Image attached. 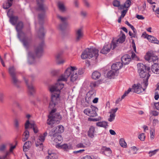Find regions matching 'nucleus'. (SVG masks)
<instances>
[{"label": "nucleus", "instance_id": "nucleus-1", "mask_svg": "<svg viewBox=\"0 0 159 159\" xmlns=\"http://www.w3.org/2000/svg\"><path fill=\"white\" fill-rule=\"evenodd\" d=\"M83 73L84 70L82 69H78L76 66H70L67 68L64 74L59 77L57 83L49 87V90L51 92L50 107H53L60 102L61 90L64 86V84L61 81H67L68 77L70 75V81L74 82L78 79V75L82 74Z\"/></svg>", "mask_w": 159, "mask_h": 159}, {"label": "nucleus", "instance_id": "nucleus-2", "mask_svg": "<svg viewBox=\"0 0 159 159\" xmlns=\"http://www.w3.org/2000/svg\"><path fill=\"white\" fill-rule=\"evenodd\" d=\"M138 72L140 77L144 78L145 80L143 83L145 87L148 85V80L150 75L149 72H150V67L147 66L142 63H138L137 64Z\"/></svg>", "mask_w": 159, "mask_h": 159}, {"label": "nucleus", "instance_id": "nucleus-3", "mask_svg": "<svg viewBox=\"0 0 159 159\" xmlns=\"http://www.w3.org/2000/svg\"><path fill=\"white\" fill-rule=\"evenodd\" d=\"M60 102V100L53 107H50V104H49V108L52 109V110L48 116V119L47 120V123L48 125H52L55 123L58 124L61 119V115L59 113H55L56 109L55 108H54Z\"/></svg>", "mask_w": 159, "mask_h": 159}, {"label": "nucleus", "instance_id": "nucleus-4", "mask_svg": "<svg viewBox=\"0 0 159 159\" xmlns=\"http://www.w3.org/2000/svg\"><path fill=\"white\" fill-rule=\"evenodd\" d=\"M43 0H37V6L36 9L41 12L38 15V19L39 23L41 25L43 23L44 19L45 17V11L47 7L43 3Z\"/></svg>", "mask_w": 159, "mask_h": 159}, {"label": "nucleus", "instance_id": "nucleus-5", "mask_svg": "<svg viewBox=\"0 0 159 159\" xmlns=\"http://www.w3.org/2000/svg\"><path fill=\"white\" fill-rule=\"evenodd\" d=\"M44 44V42H42L38 47L35 48V53H33L31 52H28V62L30 64H32L34 63L33 62H30V61H34L35 57H39L42 55L43 53V47Z\"/></svg>", "mask_w": 159, "mask_h": 159}, {"label": "nucleus", "instance_id": "nucleus-6", "mask_svg": "<svg viewBox=\"0 0 159 159\" xmlns=\"http://www.w3.org/2000/svg\"><path fill=\"white\" fill-rule=\"evenodd\" d=\"M99 50L95 48H86L82 53L81 57L82 59H90L94 57L97 59L98 56Z\"/></svg>", "mask_w": 159, "mask_h": 159}, {"label": "nucleus", "instance_id": "nucleus-7", "mask_svg": "<svg viewBox=\"0 0 159 159\" xmlns=\"http://www.w3.org/2000/svg\"><path fill=\"white\" fill-rule=\"evenodd\" d=\"M19 38L23 43L25 47L27 49H28L32 43V37L31 36H27L24 33V35H22Z\"/></svg>", "mask_w": 159, "mask_h": 159}, {"label": "nucleus", "instance_id": "nucleus-8", "mask_svg": "<svg viewBox=\"0 0 159 159\" xmlns=\"http://www.w3.org/2000/svg\"><path fill=\"white\" fill-rule=\"evenodd\" d=\"M90 108H87L84 110V112L85 114L90 117H95L98 115L97 113L98 108L93 105L90 106Z\"/></svg>", "mask_w": 159, "mask_h": 159}, {"label": "nucleus", "instance_id": "nucleus-9", "mask_svg": "<svg viewBox=\"0 0 159 159\" xmlns=\"http://www.w3.org/2000/svg\"><path fill=\"white\" fill-rule=\"evenodd\" d=\"M57 18L61 21L60 23L58 26L57 29L61 30L63 31L66 28L68 24L66 22L67 18L65 17H63L59 15H57Z\"/></svg>", "mask_w": 159, "mask_h": 159}, {"label": "nucleus", "instance_id": "nucleus-10", "mask_svg": "<svg viewBox=\"0 0 159 159\" xmlns=\"http://www.w3.org/2000/svg\"><path fill=\"white\" fill-rule=\"evenodd\" d=\"M117 46L115 42H112L111 43H106L102 49L101 50L100 52L103 54H106L109 52L111 48L114 49Z\"/></svg>", "mask_w": 159, "mask_h": 159}, {"label": "nucleus", "instance_id": "nucleus-11", "mask_svg": "<svg viewBox=\"0 0 159 159\" xmlns=\"http://www.w3.org/2000/svg\"><path fill=\"white\" fill-rule=\"evenodd\" d=\"M144 88H142L141 85L139 84H134L133 86V90L134 92L138 94L140 93L144 92L146 89L147 87H145L143 83Z\"/></svg>", "mask_w": 159, "mask_h": 159}, {"label": "nucleus", "instance_id": "nucleus-12", "mask_svg": "<svg viewBox=\"0 0 159 159\" xmlns=\"http://www.w3.org/2000/svg\"><path fill=\"white\" fill-rule=\"evenodd\" d=\"M47 134V133L46 132L44 133L43 134L39 136L35 142V145L37 147L40 146V148H43V143L44 141Z\"/></svg>", "mask_w": 159, "mask_h": 159}, {"label": "nucleus", "instance_id": "nucleus-13", "mask_svg": "<svg viewBox=\"0 0 159 159\" xmlns=\"http://www.w3.org/2000/svg\"><path fill=\"white\" fill-rule=\"evenodd\" d=\"M64 127L61 125H60L54 127L50 132L49 134L53 135V133H61L64 131Z\"/></svg>", "mask_w": 159, "mask_h": 159}, {"label": "nucleus", "instance_id": "nucleus-14", "mask_svg": "<svg viewBox=\"0 0 159 159\" xmlns=\"http://www.w3.org/2000/svg\"><path fill=\"white\" fill-rule=\"evenodd\" d=\"M145 59L149 62H153L154 63L157 62L158 58L157 56L153 55L150 53H147L145 55Z\"/></svg>", "mask_w": 159, "mask_h": 159}, {"label": "nucleus", "instance_id": "nucleus-15", "mask_svg": "<svg viewBox=\"0 0 159 159\" xmlns=\"http://www.w3.org/2000/svg\"><path fill=\"white\" fill-rule=\"evenodd\" d=\"M23 23L21 21H19L16 26V29L18 32V37L20 38V36L22 35H24V33L22 31V30L23 27Z\"/></svg>", "mask_w": 159, "mask_h": 159}, {"label": "nucleus", "instance_id": "nucleus-16", "mask_svg": "<svg viewBox=\"0 0 159 159\" xmlns=\"http://www.w3.org/2000/svg\"><path fill=\"white\" fill-rule=\"evenodd\" d=\"M30 127L33 128L34 133H36L38 132V130L36 124L34 122L30 123L29 120H27L25 124V128L27 129Z\"/></svg>", "mask_w": 159, "mask_h": 159}, {"label": "nucleus", "instance_id": "nucleus-17", "mask_svg": "<svg viewBox=\"0 0 159 159\" xmlns=\"http://www.w3.org/2000/svg\"><path fill=\"white\" fill-rule=\"evenodd\" d=\"M95 96V93L94 91L91 90L89 91L85 97L86 102L88 103H89Z\"/></svg>", "mask_w": 159, "mask_h": 159}, {"label": "nucleus", "instance_id": "nucleus-18", "mask_svg": "<svg viewBox=\"0 0 159 159\" xmlns=\"http://www.w3.org/2000/svg\"><path fill=\"white\" fill-rule=\"evenodd\" d=\"M52 137L51 139L52 141L56 143H59V142H61L62 140V136L57 134L53 133V135L49 134Z\"/></svg>", "mask_w": 159, "mask_h": 159}, {"label": "nucleus", "instance_id": "nucleus-19", "mask_svg": "<svg viewBox=\"0 0 159 159\" xmlns=\"http://www.w3.org/2000/svg\"><path fill=\"white\" fill-rule=\"evenodd\" d=\"M24 79L27 86L28 91L29 93L31 95H33L35 93V87L32 84H28V80L25 78H24Z\"/></svg>", "mask_w": 159, "mask_h": 159}, {"label": "nucleus", "instance_id": "nucleus-20", "mask_svg": "<svg viewBox=\"0 0 159 159\" xmlns=\"http://www.w3.org/2000/svg\"><path fill=\"white\" fill-rule=\"evenodd\" d=\"M142 35H144L145 38H147L150 42L153 43L159 44V41L154 37L146 34L145 35L144 33Z\"/></svg>", "mask_w": 159, "mask_h": 159}, {"label": "nucleus", "instance_id": "nucleus-21", "mask_svg": "<svg viewBox=\"0 0 159 159\" xmlns=\"http://www.w3.org/2000/svg\"><path fill=\"white\" fill-rule=\"evenodd\" d=\"M83 35L84 34L82 29H79L77 30L75 32V40L76 41H79L82 39Z\"/></svg>", "mask_w": 159, "mask_h": 159}, {"label": "nucleus", "instance_id": "nucleus-22", "mask_svg": "<svg viewBox=\"0 0 159 159\" xmlns=\"http://www.w3.org/2000/svg\"><path fill=\"white\" fill-rule=\"evenodd\" d=\"M131 60V57L130 55L126 54L123 56L121 57V61L122 65H125L129 64Z\"/></svg>", "mask_w": 159, "mask_h": 159}, {"label": "nucleus", "instance_id": "nucleus-23", "mask_svg": "<svg viewBox=\"0 0 159 159\" xmlns=\"http://www.w3.org/2000/svg\"><path fill=\"white\" fill-rule=\"evenodd\" d=\"M122 64L121 62H116L112 64L111 66L112 70L117 71L122 66Z\"/></svg>", "mask_w": 159, "mask_h": 159}, {"label": "nucleus", "instance_id": "nucleus-24", "mask_svg": "<svg viewBox=\"0 0 159 159\" xmlns=\"http://www.w3.org/2000/svg\"><path fill=\"white\" fill-rule=\"evenodd\" d=\"M95 132V128L93 126H91L88 131V136L91 138L94 137V133Z\"/></svg>", "mask_w": 159, "mask_h": 159}, {"label": "nucleus", "instance_id": "nucleus-25", "mask_svg": "<svg viewBox=\"0 0 159 159\" xmlns=\"http://www.w3.org/2000/svg\"><path fill=\"white\" fill-rule=\"evenodd\" d=\"M56 147L57 148H60L66 150L72 148V146L70 144L67 145L66 144L61 145L60 143H58L56 145Z\"/></svg>", "mask_w": 159, "mask_h": 159}, {"label": "nucleus", "instance_id": "nucleus-26", "mask_svg": "<svg viewBox=\"0 0 159 159\" xmlns=\"http://www.w3.org/2000/svg\"><path fill=\"white\" fill-rule=\"evenodd\" d=\"M125 34L124 33H122L121 34V35L120 36L118 39L116 40V41H114L112 42H115L116 43V44L117 45V44L119 43H123L125 40Z\"/></svg>", "mask_w": 159, "mask_h": 159}, {"label": "nucleus", "instance_id": "nucleus-27", "mask_svg": "<svg viewBox=\"0 0 159 159\" xmlns=\"http://www.w3.org/2000/svg\"><path fill=\"white\" fill-rule=\"evenodd\" d=\"M151 70L152 72L156 74H159V64L154 63L152 66Z\"/></svg>", "mask_w": 159, "mask_h": 159}, {"label": "nucleus", "instance_id": "nucleus-28", "mask_svg": "<svg viewBox=\"0 0 159 159\" xmlns=\"http://www.w3.org/2000/svg\"><path fill=\"white\" fill-rule=\"evenodd\" d=\"M58 7L60 11L62 12L65 13L67 11V8L64 4L62 2H58Z\"/></svg>", "mask_w": 159, "mask_h": 159}, {"label": "nucleus", "instance_id": "nucleus-29", "mask_svg": "<svg viewBox=\"0 0 159 159\" xmlns=\"http://www.w3.org/2000/svg\"><path fill=\"white\" fill-rule=\"evenodd\" d=\"M48 159H56L57 158V155L54 153L53 151L48 150Z\"/></svg>", "mask_w": 159, "mask_h": 159}, {"label": "nucleus", "instance_id": "nucleus-30", "mask_svg": "<svg viewBox=\"0 0 159 159\" xmlns=\"http://www.w3.org/2000/svg\"><path fill=\"white\" fill-rule=\"evenodd\" d=\"M102 149L104 154L107 156H110L112 152L110 148H107L106 147H103Z\"/></svg>", "mask_w": 159, "mask_h": 159}, {"label": "nucleus", "instance_id": "nucleus-31", "mask_svg": "<svg viewBox=\"0 0 159 159\" xmlns=\"http://www.w3.org/2000/svg\"><path fill=\"white\" fill-rule=\"evenodd\" d=\"M96 125L99 127H103L106 128L108 126L107 122L105 121L98 122L96 123Z\"/></svg>", "mask_w": 159, "mask_h": 159}, {"label": "nucleus", "instance_id": "nucleus-32", "mask_svg": "<svg viewBox=\"0 0 159 159\" xmlns=\"http://www.w3.org/2000/svg\"><path fill=\"white\" fill-rule=\"evenodd\" d=\"M11 77L13 83L15 86L18 87V85L20 83V81L18 79L16 75Z\"/></svg>", "mask_w": 159, "mask_h": 159}, {"label": "nucleus", "instance_id": "nucleus-33", "mask_svg": "<svg viewBox=\"0 0 159 159\" xmlns=\"http://www.w3.org/2000/svg\"><path fill=\"white\" fill-rule=\"evenodd\" d=\"M100 73L97 71H94L92 75V78L95 80L98 79L100 77Z\"/></svg>", "mask_w": 159, "mask_h": 159}, {"label": "nucleus", "instance_id": "nucleus-34", "mask_svg": "<svg viewBox=\"0 0 159 159\" xmlns=\"http://www.w3.org/2000/svg\"><path fill=\"white\" fill-rule=\"evenodd\" d=\"M9 72L11 77L16 75L17 73L15 68L13 66H11L9 67Z\"/></svg>", "mask_w": 159, "mask_h": 159}, {"label": "nucleus", "instance_id": "nucleus-35", "mask_svg": "<svg viewBox=\"0 0 159 159\" xmlns=\"http://www.w3.org/2000/svg\"><path fill=\"white\" fill-rule=\"evenodd\" d=\"M13 0H7V2H5L3 4V8L4 9L9 8L12 5Z\"/></svg>", "mask_w": 159, "mask_h": 159}, {"label": "nucleus", "instance_id": "nucleus-36", "mask_svg": "<svg viewBox=\"0 0 159 159\" xmlns=\"http://www.w3.org/2000/svg\"><path fill=\"white\" fill-rule=\"evenodd\" d=\"M38 34L39 37L40 38L42 39L44 36V29L43 27L41 26L38 32Z\"/></svg>", "mask_w": 159, "mask_h": 159}, {"label": "nucleus", "instance_id": "nucleus-37", "mask_svg": "<svg viewBox=\"0 0 159 159\" xmlns=\"http://www.w3.org/2000/svg\"><path fill=\"white\" fill-rule=\"evenodd\" d=\"M131 4V2L129 0H127L124 5L120 6V9H123L124 8L129 7Z\"/></svg>", "mask_w": 159, "mask_h": 159}, {"label": "nucleus", "instance_id": "nucleus-38", "mask_svg": "<svg viewBox=\"0 0 159 159\" xmlns=\"http://www.w3.org/2000/svg\"><path fill=\"white\" fill-rule=\"evenodd\" d=\"M117 74V71L111 69V70H110L108 72L107 74V76L108 78H113Z\"/></svg>", "mask_w": 159, "mask_h": 159}, {"label": "nucleus", "instance_id": "nucleus-39", "mask_svg": "<svg viewBox=\"0 0 159 159\" xmlns=\"http://www.w3.org/2000/svg\"><path fill=\"white\" fill-rule=\"evenodd\" d=\"M29 137V131L26 130L24 132L22 136V141H25L27 140Z\"/></svg>", "mask_w": 159, "mask_h": 159}, {"label": "nucleus", "instance_id": "nucleus-40", "mask_svg": "<svg viewBox=\"0 0 159 159\" xmlns=\"http://www.w3.org/2000/svg\"><path fill=\"white\" fill-rule=\"evenodd\" d=\"M18 20L17 16H13L10 18V21L11 23L13 25H15Z\"/></svg>", "mask_w": 159, "mask_h": 159}, {"label": "nucleus", "instance_id": "nucleus-41", "mask_svg": "<svg viewBox=\"0 0 159 159\" xmlns=\"http://www.w3.org/2000/svg\"><path fill=\"white\" fill-rule=\"evenodd\" d=\"M31 142L29 141H27L26 142L23 147V150L24 152L27 151L29 148L30 147V144Z\"/></svg>", "mask_w": 159, "mask_h": 159}, {"label": "nucleus", "instance_id": "nucleus-42", "mask_svg": "<svg viewBox=\"0 0 159 159\" xmlns=\"http://www.w3.org/2000/svg\"><path fill=\"white\" fill-rule=\"evenodd\" d=\"M102 120V118L99 116L97 118H89L88 119V120L90 121H97L101 120Z\"/></svg>", "mask_w": 159, "mask_h": 159}, {"label": "nucleus", "instance_id": "nucleus-43", "mask_svg": "<svg viewBox=\"0 0 159 159\" xmlns=\"http://www.w3.org/2000/svg\"><path fill=\"white\" fill-rule=\"evenodd\" d=\"M150 135L151 139L152 140L153 139L155 136V130L154 129L152 128L150 129Z\"/></svg>", "mask_w": 159, "mask_h": 159}, {"label": "nucleus", "instance_id": "nucleus-44", "mask_svg": "<svg viewBox=\"0 0 159 159\" xmlns=\"http://www.w3.org/2000/svg\"><path fill=\"white\" fill-rule=\"evenodd\" d=\"M119 143L121 147L124 148L126 147V143L123 139H120V141H119Z\"/></svg>", "mask_w": 159, "mask_h": 159}, {"label": "nucleus", "instance_id": "nucleus-45", "mask_svg": "<svg viewBox=\"0 0 159 159\" xmlns=\"http://www.w3.org/2000/svg\"><path fill=\"white\" fill-rule=\"evenodd\" d=\"M145 135L144 133H142L139 134L138 136V138L142 141H144L145 138Z\"/></svg>", "mask_w": 159, "mask_h": 159}, {"label": "nucleus", "instance_id": "nucleus-46", "mask_svg": "<svg viewBox=\"0 0 159 159\" xmlns=\"http://www.w3.org/2000/svg\"><path fill=\"white\" fill-rule=\"evenodd\" d=\"M98 86V83L97 82H93L90 83L89 86L93 88Z\"/></svg>", "mask_w": 159, "mask_h": 159}, {"label": "nucleus", "instance_id": "nucleus-47", "mask_svg": "<svg viewBox=\"0 0 159 159\" xmlns=\"http://www.w3.org/2000/svg\"><path fill=\"white\" fill-rule=\"evenodd\" d=\"M116 115L110 114L109 118L108 120L110 122H112L115 119Z\"/></svg>", "mask_w": 159, "mask_h": 159}, {"label": "nucleus", "instance_id": "nucleus-48", "mask_svg": "<svg viewBox=\"0 0 159 159\" xmlns=\"http://www.w3.org/2000/svg\"><path fill=\"white\" fill-rule=\"evenodd\" d=\"M158 149H156L152 151H149L148 153L149 154V157H151L155 155L156 152L158 151Z\"/></svg>", "mask_w": 159, "mask_h": 159}, {"label": "nucleus", "instance_id": "nucleus-49", "mask_svg": "<svg viewBox=\"0 0 159 159\" xmlns=\"http://www.w3.org/2000/svg\"><path fill=\"white\" fill-rule=\"evenodd\" d=\"M113 5L114 7H119L120 6V2L118 0H115L113 2Z\"/></svg>", "mask_w": 159, "mask_h": 159}, {"label": "nucleus", "instance_id": "nucleus-50", "mask_svg": "<svg viewBox=\"0 0 159 159\" xmlns=\"http://www.w3.org/2000/svg\"><path fill=\"white\" fill-rule=\"evenodd\" d=\"M7 144H2L0 145V151H4L6 147Z\"/></svg>", "mask_w": 159, "mask_h": 159}, {"label": "nucleus", "instance_id": "nucleus-51", "mask_svg": "<svg viewBox=\"0 0 159 159\" xmlns=\"http://www.w3.org/2000/svg\"><path fill=\"white\" fill-rule=\"evenodd\" d=\"M20 120L17 119H15L14 120V125L15 127L17 128L19 127V122Z\"/></svg>", "mask_w": 159, "mask_h": 159}, {"label": "nucleus", "instance_id": "nucleus-52", "mask_svg": "<svg viewBox=\"0 0 159 159\" xmlns=\"http://www.w3.org/2000/svg\"><path fill=\"white\" fill-rule=\"evenodd\" d=\"M59 70H53L51 71V74L52 75H57L59 72Z\"/></svg>", "mask_w": 159, "mask_h": 159}, {"label": "nucleus", "instance_id": "nucleus-53", "mask_svg": "<svg viewBox=\"0 0 159 159\" xmlns=\"http://www.w3.org/2000/svg\"><path fill=\"white\" fill-rule=\"evenodd\" d=\"M150 113L154 116H157L158 115V112L156 111H151Z\"/></svg>", "mask_w": 159, "mask_h": 159}, {"label": "nucleus", "instance_id": "nucleus-54", "mask_svg": "<svg viewBox=\"0 0 159 159\" xmlns=\"http://www.w3.org/2000/svg\"><path fill=\"white\" fill-rule=\"evenodd\" d=\"M13 11L12 10H9L7 13V15L9 17V18L12 16H13Z\"/></svg>", "mask_w": 159, "mask_h": 159}, {"label": "nucleus", "instance_id": "nucleus-55", "mask_svg": "<svg viewBox=\"0 0 159 159\" xmlns=\"http://www.w3.org/2000/svg\"><path fill=\"white\" fill-rule=\"evenodd\" d=\"M127 11V10H123L121 12V15L120 17L123 18L125 16V14Z\"/></svg>", "mask_w": 159, "mask_h": 159}, {"label": "nucleus", "instance_id": "nucleus-56", "mask_svg": "<svg viewBox=\"0 0 159 159\" xmlns=\"http://www.w3.org/2000/svg\"><path fill=\"white\" fill-rule=\"evenodd\" d=\"M159 120L157 119H154L152 121V124L153 126H155L157 124L159 123Z\"/></svg>", "mask_w": 159, "mask_h": 159}, {"label": "nucleus", "instance_id": "nucleus-57", "mask_svg": "<svg viewBox=\"0 0 159 159\" xmlns=\"http://www.w3.org/2000/svg\"><path fill=\"white\" fill-rule=\"evenodd\" d=\"M118 109L116 108L115 109H111V111L110 112V114L116 115L115 113L117 111Z\"/></svg>", "mask_w": 159, "mask_h": 159}, {"label": "nucleus", "instance_id": "nucleus-58", "mask_svg": "<svg viewBox=\"0 0 159 159\" xmlns=\"http://www.w3.org/2000/svg\"><path fill=\"white\" fill-rule=\"evenodd\" d=\"M132 46L134 52H136V47L134 41L133 40L132 42Z\"/></svg>", "mask_w": 159, "mask_h": 159}, {"label": "nucleus", "instance_id": "nucleus-59", "mask_svg": "<svg viewBox=\"0 0 159 159\" xmlns=\"http://www.w3.org/2000/svg\"><path fill=\"white\" fill-rule=\"evenodd\" d=\"M78 148H84L85 146L82 143H79L77 145Z\"/></svg>", "mask_w": 159, "mask_h": 159}, {"label": "nucleus", "instance_id": "nucleus-60", "mask_svg": "<svg viewBox=\"0 0 159 159\" xmlns=\"http://www.w3.org/2000/svg\"><path fill=\"white\" fill-rule=\"evenodd\" d=\"M85 151L84 149H81L77 151H74L73 152V153L74 154H76L77 153H81L84 152Z\"/></svg>", "mask_w": 159, "mask_h": 159}, {"label": "nucleus", "instance_id": "nucleus-61", "mask_svg": "<svg viewBox=\"0 0 159 159\" xmlns=\"http://www.w3.org/2000/svg\"><path fill=\"white\" fill-rule=\"evenodd\" d=\"M136 17L139 20H143L144 17L142 15H137L136 16Z\"/></svg>", "mask_w": 159, "mask_h": 159}, {"label": "nucleus", "instance_id": "nucleus-62", "mask_svg": "<svg viewBox=\"0 0 159 159\" xmlns=\"http://www.w3.org/2000/svg\"><path fill=\"white\" fill-rule=\"evenodd\" d=\"M159 98V95L157 92H156L155 93L154 98L155 100H157Z\"/></svg>", "mask_w": 159, "mask_h": 159}, {"label": "nucleus", "instance_id": "nucleus-63", "mask_svg": "<svg viewBox=\"0 0 159 159\" xmlns=\"http://www.w3.org/2000/svg\"><path fill=\"white\" fill-rule=\"evenodd\" d=\"M129 34L131 38H135L136 36V35L135 34L133 33L130 31L129 32Z\"/></svg>", "mask_w": 159, "mask_h": 159}, {"label": "nucleus", "instance_id": "nucleus-64", "mask_svg": "<svg viewBox=\"0 0 159 159\" xmlns=\"http://www.w3.org/2000/svg\"><path fill=\"white\" fill-rule=\"evenodd\" d=\"M82 159H93L92 157L89 155H86L83 157Z\"/></svg>", "mask_w": 159, "mask_h": 159}]
</instances>
